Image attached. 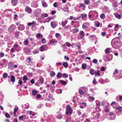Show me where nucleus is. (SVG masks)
Listing matches in <instances>:
<instances>
[{
  "mask_svg": "<svg viewBox=\"0 0 122 122\" xmlns=\"http://www.w3.org/2000/svg\"><path fill=\"white\" fill-rule=\"evenodd\" d=\"M80 32L81 36V39H82L84 36V32L83 31H81Z\"/></svg>",
  "mask_w": 122,
  "mask_h": 122,
  "instance_id": "6ab92c4d",
  "label": "nucleus"
},
{
  "mask_svg": "<svg viewBox=\"0 0 122 122\" xmlns=\"http://www.w3.org/2000/svg\"><path fill=\"white\" fill-rule=\"evenodd\" d=\"M116 109H118V111H122V107L119 106L118 107H116Z\"/></svg>",
  "mask_w": 122,
  "mask_h": 122,
  "instance_id": "c756f323",
  "label": "nucleus"
},
{
  "mask_svg": "<svg viewBox=\"0 0 122 122\" xmlns=\"http://www.w3.org/2000/svg\"><path fill=\"white\" fill-rule=\"evenodd\" d=\"M15 28V25H10L9 28L8 30L9 31H11L14 30Z\"/></svg>",
  "mask_w": 122,
  "mask_h": 122,
  "instance_id": "6e6552de",
  "label": "nucleus"
},
{
  "mask_svg": "<svg viewBox=\"0 0 122 122\" xmlns=\"http://www.w3.org/2000/svg\"><path fill=\"white\" fill-rule=\"evenodd\" d=\"M83 118L85 117L86 116V115L85 113H83L82 116Z\"/></svg>",
  "mask_w": 122,
  "mask_h": 122,
  "instance_id": "338daca9",
  "label": "nucleus"
},
{
  "mask_svg": "<svg viewBox=\"0 0 122 122\" xmlns=\"http://www.w3.org/2000/svg\"><path fill=\"white\" fill-rule=\"evenodd\" d=\"M25 10L28 13H30L32 11V10L31 8L28 6L26 7L25 8Z\"/></svg>",
  "mask_w": 122,
  "mask_h": 122,
  "instance_id": "1a4fd4ad",
  "label": "nucleus"
},
{
  "mask_svg": "<svg viewBox=\"0 0 122 122\" xmlns=\"http://www.w3.org/2000/svg\"><path fill=\"white\" fill-rule=\"evenodd\" d=\"M57 41L55 39H51L50 41V44H52L54 45H55L56 44Z\"/></svg>",
  "mask_w": 122,
  "mask_h": 122,
  "instance_id": "0eeeda50",
  "label": "nucleus"
},
{
  "mask_svg": "<svg viewBox=\"0 0 122 122\" xmlns=\"http://www.w3.org/2000/svg\"><path fill=\"white\" fill-rule=\"evenodd\" d=\"M110 49L109 48H107L105 50V53L107 54L110 53Z\"/></svg>",
  "mask_w": 122,
  "mask_h": 122,
  "instance_id": "2f4dec72",
  "label": "nucleus"
},
{
  "mask_svg": "<svg viewBox=\"0 0 122 122\" xmlns=\"http://www.w3.org/2000/svg\"><path fill=\"white\" fill-rule=\"evenodd\" d=\"M64 58L65 59H66V60L67 61H68L69 60V58L68 57H66V56H65Z\"/></svg>",
  "mask_w": 122,
  "mask_h": 122,
  "instance_id": "774afa93",
  "label": "nucleus"
},
{
  "mask_svg": "<svg viewBox=\"0 0 122 122\" xmlns=\"http://www.w3.org/2000/svg\"><path fill=\"white\" fill-rule=\"evenodd\" d=\"M79 30L78 28H76L72 29L71 31L73 33H76L78 32Z\"/></svg>",
  "mask_w": 122,
  "mask_h": 122,
  "instance_id": "4468645a",
  "label": "nucleus"
},
{
  "mask_svg": "<svg viewBox=\"0 0 122 122\" xmlns=\"http://www.w3.org/2000/svg\"><path fill=\"white\" fill-rule=\"evenodd\" d=\"M82 66L83 69H86V66H87V65L86 64L82 63Z\"/></svg>",
  "mask_w": 122,
  "mask_h": 122,
  "instance_id": "473e14b6",
  "label": "nucleus"
},
{
  "mask_svg": "<svg viewBox=\"0 0 122 122\" xmlns=\"http://www.w3.org/2000/svg\"><path fill=\"white\" fill-rule=\"evenodd\" d=\"M84 3L86 5H88L90 3V1L88 0H85L84 1Z\"/></svg>",
  "mask_w": 122,
  "mask_h": 122,
  "instance_id": "f704fd0d",
  "label": "nucleus"
},
{
  "mask_svg": "<svg viewBox=\"0 0 122 122\" xmlns=\"http://www.w3.org/2000/svg\"><path fill=\"white\" fill-rule=\"evenodd\" d=\"M113 43L112 46L115 48H118L121 46V45L117 42L114 41V42H113Z\"/></svg>",
  "mask_w": 122,
  "mask_h": 122,
  "instance_id": "7ed1b4c3",
  "label": "nucleus"
},
{
  "mask_svg": "<svg viewBox=\"0 0 122 122\" xmlns=\"http://www.w3.org/2000/svg\"><path fill=\"white\" fill-rule=\"evenodd\" d=\"M8 76L7 74L6 73H5L3 75V76L4 77L6 78Z\"/></svg>",
  "mask_w": 122,
  "mask_h": 122,
  "instance_id": "3c124183",
  "label": "nucleus"
},
{
  "mask_svg": "<svg viewBox=\"0 0 122 122\" xmlns=\"http://www.w3.org/2000/svg\"><path fill=\"white\" fill-rule=\"evenodd\" d=\"M100 17L101 19H104L105 18V15L103 14H102L100 15Z\"/></svg>",
  "mask_w": 122,
  "mask_h": 122,
  "instance_id": "5701e85b",
  "label": "nucleus"
},
{
  "mask_svg": "<svg viewBox=\"0 0 122 122\" xmlns=\"http://www.w3.org/2000/svg\"><path fill=\"white\" fill-rule=\"evenodd\" d=\"M23 107L26 109H28L29 107V105L28 104H27L24 105V106H23Z\"/></svg>",
  "mask_w": 122,
  "mask_h": 122,
  "instance_id": "72a5a7b5",
  "label": "nucleus"
},
{
  "mask_svg": "<svg viewBox=\"0 0 122 122\" xmlns=\"http://www.w3.org/2000/svg\"><path fill=\"white\" fill-rule=\"evenodd\" d=\"M36 23V22L33 21L32 22L28 23H27V25L29 26H30L31 25H35Z\"/></svg>",
  "mask_w": 122,
  "mask_h": 122,
  "instance_id": "dca6fc26",
  "label": "nucleus"
},
{
  "mask_svg": "<svg viewBox=\"0 0 122 122\" xmlns=\"http://www.w3.org/2000/svg\"><path fill=\"white\" fill-rule=\"evenodd\" d=\"M90 74L92 75H93L94 74V71L93 69H91L90 70Z\"/></svg>",
  "mask_w": 122,
  "mask_h": 122,
  "instance_id": "e433bc0d",
  "label": "nucleus"
},
{
  "mask_svg": "<svg viewBox=\"0 0 122 122\" xmlns=\"http://www.w3.org/2000/svg\"><path fill=\"white\" fill-rule=\"evenodd\" d=\"M67 22V21L66 20H65L64 21H62L61 24L64 27L66 25V24Z\"/></svg>",
  "mask_w": 122,
  "mask_h": 122,
  "instance_id": "a211bd4d",
  "label": "nucleus"
},
{
  "mask_svg": "<svg viewBox=\"0 0 122 122\" xmlns=\"http://www.w3.org/2000/svg\"><path fill=\"white\" fill-rule=\"evenodd\" d=\"M55 73L53 71H51L50 73V76L52 77L55 76Z\"/></svg>",
  "mask_w": 122,
  "mask_h": 122,
  "instance_id": "b1692460",
  "label": "nucleus"
},
{
  "mask_svg": "<svg viewBox=\"0 0 122 122\" xmlns=\"http://www.w3.org/2000/svg\"><path fill=\"white\" fill-rule=\"evenodd\" d=\"M62 74L59 72L58 73L57 75V78H60L61 77Z\"/></svg>",
  "mask_w": 122,
  "mask_h": 122,
  "instance_id": "cd10ccee",
  "label": "nucleus"
},
{
  "mask_svg": "<svg viewBox=\"0 0 122 122\" xmlns=\"http://www.w3.org/2000/svg\"><path fill=\"white\" fill-rule=\"evenodd\" d=\"M51 25L52 28H55L56 26V22L54 21H52L51 22Z\"/></svg>",
  "mask_w": 122,
  "mask_h": 122,
  "instance_id": "f8f14e48",
  "label": "nucleus"
},
{
  "mask_svg": "<svg viewBox=\"0 0 122 122\" xmlns=\"http://www.w3.org/2000/svg\"><path fill=\"white\" fill-rule=\"evenodd\" d=\"M87 89L85 87H81L78 91L79 94L83 95L84 93V89H85L86 90Z\"/></svg>",
  "mask_w": 122,
  "mask_h": 122,
  "instance_id": "20e7f679",
  "label": "nucleus"
},
{
  "mask_svg": "<svg viewBox=\"0 0 122 122\" xmlns=\"http://www.w3.org/2000/svg\"><path fill=\"white\" fill-rule=\"evenodd\" d=\"M46 47V46L42 45L40 47V50L41 51H43L45 50Z\"/></svg>",
  "mask_w": 122,
  "mask_h": 122,
  "instance_id": "f3484780",
  "label": "nucleus"
},
{
  "mask_svg": "<svg viewBox=\"0 0 122 122\" xmlns=\"http://www.w3.org/2000/svg\"><path fill=\"white\" fill-rule=\"evenodd\" d=\"M40 81V84H39L37 82L36 83V85L39 86L40 84H43L44 81V79L41 77H39V81Z\"/></svg>",
  "mask_w": 122,
  "mask_h": 122,
  "instance_id": "39448f33",
  "label": "nucleus"
},
{
  "mask_svg": "<svg viewBox=\"0 0 122 122\" xmlns=\"http://www.w3.org/2000/svg\"><path fill=\"white\" fill-rule=\"evenodd\" d=\"M27 80L28 77L25 76H24L23 78V80L27 81Z\"/></svg>",
  "mask_w": 122,
  "mask_h": 122,
  "instance_id": "49530a36",
  "label": "nucleus"
},
{
  "mask_svg": "<svg viewBox=\"0 0 122 122\" xmlns=\"http://www.w3.org/2000/svg\"><path fill=\"white\" fill-rule=\"evenodd\" d=\"M71 27V26L70 25H69L67 26H64V28L66 29H67L68 28H69Z\"/></svg>",
  "mask_w": 122,
  "mask_h": 122,
  "instance_id": "4d7b16f0",
  "label": "nucleus"
},
{
  "mask_svg": "<svg viewBox=\"0 0 122 122\" xmlns=\"http://www.w3.org/2000/svg\"><path fill=\"white\" fill-rule=\"evenodd\" d=\"M96 79L94 77V78L93 80L92 81V82L94 84H96L97 83L95 82Z\"/></svg>",
  "mask_w": 122,
  "mask_h": 122,
  "instance_id": "0e129e2a",
  "label": "nucleus"
},
{
  "mask_svg": "<svg viewBox=\"0 0 122 122\" xmlns=\"http://www.w3.org/2000/svg\"><path fill=\"white\" fill-rule=\"evenodd\" d=\"M87 16V15L85 14H82L81 15V17L82 19H83L84 17H86Z\"/></svg>",
  "mask_w": 122,
  "mask_h": 122,
  "instance_id": "7c9ffc66",
  "label": "nucleus"
},
{
  "mask_svg": "<svg viewBox=\"0 0 122 122\" xmlns=\"http://www.w3.org/2000/svg\"><path fill=\"white\" fill-rule=\"evenodd\" d=\"M42 6L44 7H46L47 6V4L45 1L42 2Z\"/></svg>",
  "mask_w": 122,
  "mask_h": 122,
  "instance_id": "aec40b11",
  "label": "nucleus"
},
{
  "mask_svg": "<svg viewBox=\"0 0 122 122\" xmlns=\"http://www.w3.org/2000/svg\"><path fill=\"white\" fill-rule=\"evenodd\" d=\"M63 65L65 68H67L68 66V64L67 62H65L62 64Z\"/></svg>",
  "mask_w": 122,
  "mask_h": 122,
  "instance_id": "a878e982",
  "label": "nucleus"
},
{
  "mask_svg": "<svg viewBox=\"0 0 122 122\" xmlns=\"http://www.w3.org/2000/svg\"><path fill=\"white\" fill-rule=\"evenodd\" d=\"M55 36L57 39L59 41L61 40L62 38L61 36L58 33H56Z\"/></svg>",
  "mask_w": 122,
  "mask_h": 122,
  "instance_id": "423d86ee",
  "label": "nucleus"
},
{
  "mask_svg": "<svg viewBox=\"0 0 122 122\" xmlns=\"http://www.w3.org/2000/svg\"><path fill=\"white\" fill-rule=\"evenodd\" d=\"M89 37H91L92 40H94L96 38V37L94 35H90Z\"/></svg>",
  "mask_w": 122,
  "mask_h": 122,
  "instance_id": "37998d69",
  "label": "nucleus"
},
{
  "mask_svg": "<svg viewBox=\"0 0 122 122\" xmlns=\"http://www.w3.org/2000/svg\"><path fill=\"white\" fill-rule=\"evenodd\" d=\"M4 53L2 52H0V56L1 57H3L4 56Z\"/></svg>",
  "mask_w": 122,
  "mask_h": 122,
  "instance_id": "bf43d9fd",
  "label": "nucleus"
},
{
  "mask_svg": "<svg viewBox=\"0 0 122 122\" xmlns=\"http://www.w3.org/2000/svg\"><path fill=\"white\" fill-rule=\"evenodd\" d=\"M118 70L117 69L115 70L114 72V75H115L116 74H117L118 73Z\"/></svg>",
  "mask_w": 122,
  "mask_h": 122,
  "instance_id": "69168bd1",
  "label": "nucleus"
},
{
  "mask_svg": "<svg viewBox=\"0 0 122 122\" xmlns=\"http://www.w3.org/2000/svg\"><path fill=\"white\" fill-rule=\"evenodd\" d=\"M62 76H63V78H65V77L67 78L68 77V75L67 74H66L65 73H64L63 74Z\"/></svg>",
  "mask_w": 122,
  "mask_h": 122,
  "instance_id": "8fccbe9b",
  "label": "nucleus"
},
{
  "mask_svg": "<svg viewBox=\"0 0 122 122\" xmlns=\"http://www.w3.org/2000/svg\"><path fill=\"white\" fill-rule=\"evenodd\" d=\"M18 0H13L12 1L11 4L13 6L15 5L17 3Z\"/></svg>",
  "mask_w": 122,
  "mask_h": 122,
  "instance_id": "ddd939ff",
  "label": "nucleus"
},
{
  "mask_svg": "<svg viewBox=\"0 0 122 122\" xmlns=\"http://www.w3.org/2000/svg\"><path fill=\"white\" fill-rule=\"evenodd\" d=\"M95 74L96 75H98L100 76V74L99 73V70H97V71H96L95 72Z\"/></svg>",
  "mask_w": 122,
  "mask_h": 122,
  "instance_id": "58836bf2",
  "label": "nucleus"
},
{
  "mask_svg": "<svg viewBox=\"0 0 122 122\" xmlns=\"http://www.w3.org/2000/svg\"><path fill=\"white\" fill-rule=\"evenodd\" d=\"M30 82L31 84H34L35 82L34 80V79H32L31 80V81H30Z\"/></svg>",
  "mask_w": 122,
  "mask_h": 122,
  "instance_id": "e2e57ef3",
  "label": "nucleus"
},
{
  "mask_svg": "<svg viewBox=\"0 0 122 122\" xmlns=\"http://www.w3.org/2000/svg\"><path fill=\"white\" fill-rule=\"evenodd\" d=\"M18 28L20 30H23L25 29V27L23 25H21L18 27Z\"/></svg>",
  "mask_w": 122,
  "mask_h": 122,
  "instance_id": "9d476101",
  "label": "nucleus"
},
{
  "mask_svg": "<svg viewBox=\"0 0 122 122\" xmlns=\"http://www.w3.org/2000/svg\"><path fill=\"white\" fill-rule=\"evenodd\" d=\"M95 22H97V23H96L95 24L96 26L97 27H98L99 26L100 24V23L99 22L96 21H95Z\"/></svg>",
  "mask_w": 122,
  "mask_h": 122,
  "instance_id": "79ce46f5",
  "label": "nucleus"
},
{
  "mask_svg": "<svg viewBox=\"0 0 122 122\" xmlns=\"http://www.w3.org/2000/svg\"><path fill=\"white\" fill-rule=\"evenodd\" d=\"M56 13V12L54 10H52L51 12V13L52 15H53L55 14Z\"/></svg>",
  "mask_w": 122,
  "mask_h": 122,
  "instance_id": "680f3d73",
  "label": "nucleus"
},
{
  "mask_svg": "<svg viewBox=\"0 0 122 122\" xmlns=\"http://www.w3.org/2000/svg\"><path fill=\"white\" fill-rule=\"evenodd\" d=\"M11 81L13 82H14L15 81V78L14 76H11Z\"/></svg>",
  "mask_w": 122,
  "mask_h": 122,
  "instance_id": "c85d7f7f",
  "label": "nucleus"
},
{
  "mask_svg": "<svg viewBox=\"0 0 122 122\" xmlns=\"http://www.w3.org/2000/svg\"><path fill=\"white\" fill-rule=\"evenodd\" d=\"M66 45L68 47H70L71 46H72V45L69 42H66L65 43Z\"/></svg>",
  "mask_w": 122,
  "mask_h": 122,
  "instance_id": "c9c22d12",
  "label": "nucleus"
},
{
  "mask_svg": "<svg viewBox=\"0 0 122 122\" xmlns=\"http://www.w3.org/2000/svg\"><path fill=\"white\" fill-rule=\"evenodd\" d=\"M41 41L43 43H45L46 42V40L44 38L42 39Z\"/></svg>",
  "mask_w": 122,
  "mask_h": 122,
  "instance_id": "603ef678",
  "label": "nucleus"
},
{
  "mask_svg": "<svg viewBox=\"0 0 122 122\" xmlns=\"http://www.w3.org/2000/svg\"><path fill=\"white\" fill-rule=\"evenodd\" d=\"M53 5L55 7H58V5L56 2L54 3L53 4Z\"/></svg>",
  "mask_w": 122,
  "mask_h": 122,
  "instance_id": "864d4df0",
  "label": "nucleus"
},
{
  "mask_svg": "<svg viewBox=\"0 0 122 122\" xmlns=\"http://www.w3.org/2000/svg\"><path fill=\"white\" fill-rule=\"evenodd\" d=\"M114 15L117 18L119 19L120 18L121 16L119 14L117 13H114Z\"/></svg>",
  "mask_w": 122,
  "mask_h": 122,
  "instance_id": "2eb2a0df",
  "label": "nucleus"
},
{
  "mask_svg": "<svg viewBox=\"0 0 122 122\" xmlns=\"http://www.w3.org/2000/svg\"><path fill=\"white\" fill-rule=\"evenodd\" d=\"M23 116H21L19 117V119L20 120H23Z\"/></svg>",
  "mask_w": 122,
  "mask_h": 122,
  "instance_id": "13d9d810",
  "label": "nucleus"
},
{
  "mask_svg": "<svg viewBox=\"0 0 122 122\" xmlns=\"http://www.w3.org/2000/svg\"><path fill=\"white\" fill-rule=\"evenodd\" d=\"M66 114H70L71 115L72 113V110L69 105H67L66 108Z\"/></svg>",
  "mask_w": 122,
  "mask_h": 122,
  "instance_id": "f257e3e1",
  "label": "nucleus"
},
{
  "mask_svg": "<svg viewBox=\"0 0 122 122\" xmlns=\"http://www.w3.org/2000/svg\"><path fill=\"white\" fill-rule=\"evenodd\" d=\"M96 105L97 106L99 107L100 106V102L97 100L96 101Z\"/></svg>",
  "mask_w": 122,
  "mask_h": 122,
  "instance_id": "c03bdc74",
  "label": "nucleus"
},
{
  "mask_svg": "<svg viewBox=\"0 0 122 122\" xmlns=\"http://www.w3.org/2000/svg\"><path fill=\"white\" fill-rule=\"evenodd\" d=\"M89 14L94 15L95 17V19H96L98 16V13L96 11H91L89 12Z\"/></svg>",
  "mask_w": 122,
  "mask_h": 122,
  "instance_id": "f03ea898",
  "label": "nucleus"
},
{
  "mask_svg": "<svg viewBox=\"0 0 122 122\" xmlns=\"http://www.w3.org/2000/svg\"><path fill=\"white\" fill-rule=\"evenodd\" d=\"M68 9V8L67 7H65L63 8V10L64 11H67Z\"/></svg>",
  "mask_w": 122,
  "mask_h": 122,
  "instance_id": "5fc2aeb1",
  "label": "nucleus"
},
{
  "mask_svg": "<svg viewBox=\"0 0 122 122\" xmlns=\"http://www.w3.org/2000/svg\"><path fill=\"white\" fill-rule=\"evenodd\" d=\"M28 43V40L25 41L23 42V43L25 45H27Z\"/></svg>",
  "mask_w": 122,
  "mask_h": 122,
  "instance_id": "de8ad7c7",
  "label": "nucleus"
},
{
  "mask_svg": "<svg viewBox=\"0 0 122 122\" xmlns=\"http://www.w3.org/2000/svg\"><path fill=\"white\" fill-rule=\"evenodd\" d=\"M117 3L116 2H114L112 4V6L114 7H116L117 6Z\"/></svg>",
  "mask_w": 122,
  "mask_h": 122,
  "instance_id": "ea45409f",
  "label": "nucleus"
},
{
  "mask_svg": "<svg viewBox=\"0 0 122 122\" xmlns=\"http://www.w3.org/2000/svg\"><path fill=\"white\" fill-rule=\"evenodd\" d=\"M38 92L36 90H33L32 91V94L33 96H35L37 93Z\"/></svg>",
  "mask_w": 122,
  "mask_h": 122,
  "instance_id": "4be33fe9",
  "label": "nucleus"
},
{
  "mask_svg": "<svg viewBox=\"0 0 122 122\" xmlns=\"http://www.w3.org/2000/svg\"><path fill=\"white\" fill-rule=\"evenodd\" d=\"M42 35H41V34L40 33L37 34L36 35V37L38 38L42 37Z\"/></svg>",
  "mask_w": 122,
  "mask_h": 122,
  "instance_id": "393cba45",
  "label": "nucleus"
},
{
  "mask_svg": "<svg viewBox=\"0 0 122 122\" xmlns=\"http://www.w3.org/2000/svg\"><path fill=\"white\" fill-rule=\"evenodd\" d=\"M97 60L96 59H94L92 61V62L94 63L97 64Z\"/></svg>",
  "mask_w": 122,
  "mask_h": 122,
  "instance_id": "a18cd8bd",
  "label": "nucleus"
},
{
  "mask_svg": "<svg viewBox=\"0 0 122 122\" xmlns=\"http://www.w3.org/2000/svg\"><path fill=\"white\" fill-rule=\"evenodd\" d=\"M61 83L63 85H66V82L65 81L63 80H61Z\"/></svg>",
  "mask_w": 122,
  "mask_h": 122,
  "instance_id": "a19ab883",
  "label": "nucleus"
},
{
  "mask_svg": "<svg viewBox=\"0 0 122 122\" xmlns=\"http://www.w3.org/2000/svg\"><path fill=\"white\" fill-rule=\"evenodd\" d=\"M15 36L17 38L18 37V36L19 35V32H16L15 33Z\"/></svg>",
  "mask_w": 122,
  "mask_h": 122,
  "instance_id": "6e6d98bb",
  "label": "nucleus"
},
{
  "mask_svg": "<svg viewBox=\"0 0 122 122\" xmlns=\"http://www.w3.org/2000/svg\"><path fill=\"white\" fill-rule=\"evenodd\" d=\"M5 117L7 118H9L10 117V116L9 114L7 112H6L5 115Z\"/></svg>",
  "mask_w": 122,
  "mask_h": 122,
  "instance_id": "4c0bfd02",
  "label": "nucleus"
},
{
  "mask_svg": "<svg viewBox=\"0 0 122 122\" xmlns=\"http://www.w3.org/2000/svg\"><path fill=\"white\" fill-rule=\"evenodd\" d=\"M30 49L28 48H25L24 50V52H25L26 54H28L30 52Z\"/></svg>",
  "mask_w": 122,
  "mask_h": 122,
  "instance_id": "9b49d317",
  "label": "nucleus"
},
{
  "mask_svg": "<svg viewBox=\"0 0 122 122\" xmlns=\"http://www.w3.org/2000/svg\"><path fill=\"white\" fill-rule=\"evenodd\" d=\"M18 107L16 108H15L14 110V113H16L17 111L18 110Z\"/></svg>",
  "mask_w": 122,
  "mask_h": 122,
  "instance_id": "09e8293b",
  "label": "nucleus"
},
{
  "mask_svg": "<svg viewBox=\"0 0 122 122\" xmlns=\"http://www.w3.org/2000/svg\"><path fill=\"white\" fill-rule=\"evenodd\" d=\"M88 23L87 22H85L82 25V28L83 29H85L87 27V26L86 25H86L87 24H88Z\"/></svg>",
  "mask_w": 122,
  "mask_h": 122,
  "instance_id": "bb28decb",
  "label": "nucleus"
},
{
  "mask_svg": "<svg viewBox=\"0 0 122 122\" xmlns=\"http://www.w3.org/2000/svg\"><path fill=\"white\" fill-rule=\"evenodd\" d=\"M80 7H82L83 8L82 10H85V8L86 7L85 5L84 4H81L80 5Z\"/></svg>",
  "mask_w": 122,
  "mask_h": 122,
  "instance_id": "412c9836",
  "label": "nucleus"
},
{
  "mask_svg": "<svg viewBox=\"0 0 122 122\" xmlns=\"http://www.w3.org/2000/svg\"><path fill=\"white\" fill-rule=\"evenodd\" d=\"M38 98H40L41 97V96L39 94H38L36 96Z\"/></svg>",
  "mask_w": 122,
  "mask_h": 122,
  "instance_id": "052dcab7",
  "label": "nucleus"
}]
</instances>
